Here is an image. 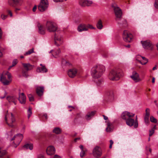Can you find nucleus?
<instances>
[{"mask_svg": "<svg viewBox=\"0 0 158 158\" xmlns=\"http://www.w3.org/2000/svg\"><path fill=\"white\" fill-rule=\"evenodd\" d=\"M105 70V67L102 65H97L94 66L91 70V74L94 78L100 77Z\"/></svg>", "mask_w": 158, "mask_h": 158, "instance_id": "1", "label": "nucleus"}, {"mask_svg": "<svg viewBox=\"0 0 158 158\" xmlns=\"http://www.w3.org/2000/svg\"><path fill=\"white\" fill-rule=\"evenodd\" d=\"M123 76V73L120 69H112L109 74V79L112 81L118 80L120 77Z\"/></svg>", "mask_w": 158, "mask_h": 158, "instance_id": "2", "label": "nucleus"}, {"mask_svg": "<svg viewBox=\"0 0 158 158\" xmlns=\"http://www.w3.org/2000/svg\"><path fill=\"white\" fill-rule=\"evenodd\" d=\"M2 82L4 85H9L11 81V75L8 72L3 73L1 75Z\"/></svg>", "mask_w": 158, "mask_h": 158, "instance_id": "3", "label": "nucleus"}, {"mask_svg": "<svg viewBox=\"0 0 158 158\" xmlns=\"http://www.w3.org/2000/svg\"><path fill=\"white\" fill-rule=\"evenodd\" d=\"M46 28L49 32H55L58 29L57 24L51 21H47L45 25Z\"/></svg>", "mask_w": 158, "mask_h": 158, "instance_id": "4", "label": "nucleus"}, {"mask_svg": "<svg viewBox=\"0 0 158 158\" xmlns=\"http://www.w3.org/2000/svg\"><path fill=\"white\" fill-rule=\"evenodd\" d=\"M5 119L6 123L11 127L13 126V123L15 121V117L12 113H11L10 115L6 114L5 117Z\"/></svg>", "mask_w": 158, "mask_h": 158, "instance_id": "5", "label": "nucleus"}, {"mask_svg": "<svg viewBox=\"0 0 158 158\" xmlns=\"http://www.w3.org/2000/svg\"><path fill=\"white\" fill-rule=\"evenodd\" d=\"M23 66L24 69L22 70V75L26 77L28 76L27 72L28 71L32 69L34 66L30 64H23Z\"/></svg>", "mask_w": 158, "mask_h": 158, "instance_id": "6", "label": "nucleus"}, {"mask_svg": "<svg viewBox=\"0 0 158 158\" xmlns=\"http://www.w3.org/2000/svg\"><path fill=\"white\" fill-rule=\"evenodd\" d=\"M112 7L113 8L115 15L116 17V20L122 18V12L121 10L116 5L113 4Z\"/></svg>", "mask_w": 158, "mask_h": 158, "instance_id": "7", "label": "nucleus"}, {"mask_svg": "<svg viewBox=\"0 0 158 158\" xmlns=\"http://www.w3.org/2000/svg\"><path fill=\"white\" fill-rule=\"evenodd\" d=\"M23 138V136L22 134H19L15 135L11 141L14 140V143L16 145V147L20 143Z\"/></svg>", "mask_w": 158, "mask_h": 158, "instance_id": "8", "label": "nucleus"}, {"mask_svg": "<svg viewBox=\"0 0 158 158\" xmlns=\"http://www.w3.org/2000/svg\"><path fill=\"white\" fill-rule=\"evenodd\" d=\"M48 6V2L47 0H41L38 8L39 10L44 11L47 9Z\"/></svg>", "mask_w": 158, "mask_h": 158, "instance_id": "9", "label": "nucleus"}, {"mask_svg": "<svg viewBox=\"0 0 158 158\" xmlns=\"http://www.w3.org/2000/svg\"><path fill=\"white\" fill-rule=\"evenodd\" d=\"M93 154L96 157H100L102 155V151L101 148L98 146H96L93 150Z\"/></svg>", "mask_w": 158, "mask_h": 158, "instance_id": "10", "label": "nucleus"}, {"mask_svg": "<svg viewBox=\"0 0 158 158\" xmlns=\"http://www.w3.org/2000/svg\"><path fill=\"white\" fill-rule=\"evenodd\" d=\"M141 43L142 44L143 47L146 49L152 50L153 48V45L149 40L141 41Z\"/></svg>", "mask_w": 158, "mask_h": 158, "instance_id": "11", "label": "nucleus"}, {"mask_svg": "<svg viewBox=\"0 0 158 158\" xmlns=\"http://www.w3.org/2000/svg\"><path fill=\"white\" fill-rule=\"evenodd\" d=\"M116 21H117L118 24L121 27L125 28L127 27L128 26L127 21L124 19L121 18Z\"/></svg>", "mask_w": 158, "mask_h": 158, "instance_id": "12", "label": "nucleus"}, {"mask_svg": "<svg viewBox=\"0 0 158 158\" xmlns=\"http://www.w3.org/2000/svg\"><path fill=\"white\" fill-rule=\"evenodd\" d=\"M134 115V114L127 111H125L122 114L121 117L123 119L126 121L129 118L133 117Z\"/></svg>", "mask_w": 158, "mask_h": 158, "instance_id": "13", "label": "nucleus"}, {"mask_svg": "<svg viewBox=\"0 0 158 158\" xmlns=\"http://www.w3.org/2000/svg\"><path fill=\"white\" fill-rule=\"evenodd\" d=\"M131 77L135 82H139L141 80L139 77V74L135 71L133 72Z\"/></svg>", "mask_w": 158, "mask_h": 158, "instance_id": "14", "label": "nucleus"}, {"mask_svg": "<svg viewBox=\"0 0 158 158\" xmlns=\"http://www.w3.org/2000/svg\"><path fill=\"white\" fill-rule=\"evenodd\" d=\"M77 72V70L76 69L73 68L68 70V74L69 77L73 78L76 76Z\"/></svg>", "mask_w": 158, "mask_h": 158, "instance_id": "15", "label": "nucleus"}, {"mask_svg": "<svg viewBox=\"0 0 158 158\" xmlns=\"http://www.w3.org/2000/svg\"><path fill=\"white\" fill-rule=\"evenodd\" d=\"M123 39L125 40H132L133 39L132 35L131 33H128L127 30L123 31Z\"/></svg>", "mask_w": 158, "mask_h": 158, "instance_id": "16", "label": "nucleus"}, {"mask_svg": "<svg viewBox=\"0 0 158 158\" xmlns=\"http://www.w3.org/2000/svg\"><path fill=\"white\" fill-rule=\"evenodd\" d=\"M93 3L91 1L85 0L81 1L80 2V5L83 7L90 6Z\"/></svg>", "mask_w": 158, "mask_h": 158, "instance_id": "17", "label": "nucleus"}, {"mask_svg": "<svg viewBox=\"0 0 158 158\" xmlns=\"http://www.w3.org/2000/svg\"><path fill=\"white\" fill-rule=\"evenodd\" d=\"M46 152L48 155H52L54 154L55 152V148L52 146H49L48 147L46 150Z\"/></svg>", "mask_w": 158, "mask_h": 158, "instance_id": "18", "label": "nucleus"}, {"mask_svg": "<svg viewBox=\"0 0 158 158\" xmlns=\"http://www.w3.org/2000/svg\"><path fill=\"white\" fill-rule=\"evenodd\" d=\"M87 28L86 24H81L78 26L77 29L78 31L81 32L83 31H87Z\"/></svg>", "mask_w": 158, "mask_h": 158, "instance_id": "19", "label": "nucleus"}, {"mask_svg": "<svg viewBox=\"0 0 158 158\" xmlns=\"http://www.w3.org/2000/svg\"><path fill=\"white\" fill-rule=\"evenodd\" d=\"M19 100L21 104H25L26 101V97L24 93H22L19 94Z\"/></svg>", "mask_w": 158, "mask_h": 158, "instance_id": "20", "label": "nucleus"}, {"mask_svg": "<svg viewBox=\"0 0 158 158\" xmlns=\"http://www.w3.org/2000/svg\"><path fill=\"white\" fill-rule=\"evenodd\" d=\"M38 28V32L41 34H44L45 33V31L44 26L41 24L38 23L37 24Z\"/></svg>", "mask_w": 158, "mask_h": 158, "instance_id": "21", "label": "nucleus"}, {"mask_svg": "<svg viewBox=\"0 0 158 158\" xmlns=\"http://www.w3.org/2000/svg\"><path fill=\"white\" fill-rule=\"evenodd\" d=\"M44 91V87L42 86H38L36 89V92L39 96L43 95Z\"/></svg>", "mask_w": 158, "mask_h": 158, "instance_id": "22", "label": "nucleus"}, {"mask_svg": "<svg viewBox=\"0 0 158 158\" xmlns=\"http://www.w3.org/2000/svg\"><path fill=\"white\" fill-rule=\"evenodd\" d=\"M40 65L42 66L41 68L38 67L36 69L37 72L40 73H46L48 71V70L45 66H43L42 64H40Z\"/></svg>", "mask_w": 158, "mask_h": 158, "instance_id": "23", "label": "nucleus"}, {"mask_svg": "<svg viewBox=\"0 0 158 158\" xmlns=\"http://www.w3.org/2000/svg\"><path fill=\"white\" fill-rule=\"evenodd\" d=\"M79 148L81 150L80 153V156L82 158L85 155V153L87 151V150L85 148H84L82 145H80Z\"/></svg>", "mask_w": 158, "mask_h": 158, "instance_id": "24", "label": "nucleus"}, {"mask_svg": "<svg viewBox=\"0 0 158 158\" xmlns=\"http://www.w3.org/2000/svg\"><path fill=\"white\" fill-rule=\"evenodd\" d=\"M7 99L10 102H13L16 104V98L15 96H8L7 97Z\"/></svg>", "mask_w": 158, "mask_h": 158, "instance_id": "25", "label": "nucleus"}, {"mask_svg": "<svg viewBox=\"0 0 158 158\" xmlns=\"http://www.w3.org/2000/svg\"><path fill=\"white\" fill-rule=\"evenodd\" d=\"M126 123L127 125L131 127L133 125L134 126L135 120L131 118H129L126 121Z\"/></svg>", "mask_w": 158, "mask_h": 158, "instance_id": "26", "label": "nucleus"}, {"mask_svg": "<svg viewBox=\"0 0 158 158\" xmlns=\"http://www.w3.org/2000/svg\"><path fill=\"white\" fill-rule=\"evenodd\" d=\"M95 111H92L91 112H88L85 116V118L87 120H90L94 115Z\"/></svg>", "mask_w": 158, "mask_h": 158, "instance_id": "27", "label": "nucleus"}, {"mask_svg": "<svg viewBox=\"0 0 158 158\" xmlns=\"http://www.w3.org/2000/svg\"><path fill=\"white\" fill-rule=\"evenodd\" d=\"M97 28L99 30L102 29L103 27L102 22L101 19H99L96 24Z\"/></svg>", "mask_w": 158, "mask_h": 158, "instance_id": "28", "label": "nucleus"}, {"mask_svg": "<svg viewBox=\"0 0 158 158\" xmlns=\"http://www.w3.org/2000/svg\"><path fill=\"white\" fill-rule=\"evenodd\" d=\"M109 100L112 101L114 98V94L113 91H110L107 93Z\"/></svg>", "mask_w": 158, "mask_h": 158, "instance_id": "29", "label": "nucleus"}, {"mask_svg": "<svg viewBox=\"0 0 158 158\" xmlns=\"http://www.w3.org/2000/svg\"><path fill=\"white\" fill-rule=\"evenodd\" d=\"M23 148L26 149L32 150L33 148V145L32 143H27L23 146Z\"/></svg>", "mask_w": 158, "mask_h": 158, "instance_id": "30", "label": "nucleus"}, {"mask_svg": "<svg viewBox=\"0 0 158 158\" xmlns=\"http://www.w3.org/2000/svg\"><path fill=\"white\" fill-rule=\"evenodd\" d=\"M142 58L143 60V61H141L140 60H138V62L143 65L146 64L148 61V59L143 56L142 57Z\"/></svg>", "mask_w": 158, "mask_h": 158, "instance_id": "31", "label": "nucleus"}, {"mask_svg": "<svg viewBox=\"0 0 158 158\" xmlns=\"http://www.w3.org/2000/svg\"><path fill=\"white\" fill-rule=\"evenodd\" d=\"M61 130L59 127H56L53 130V132L57 134H59L61 133Z\"/></svg>", "mask_w": 158, "mask_h": 158, "instance_id": "32", "label": "nucleus"}, {"mask_svg": "<svg viewBox=\"0 0 158 158\" xmlns=\"http://www.w3.org/2000/svg\"><path fill=\"white\" fill-rule=\"evenodd\" d=\"M14 3L16 6H21L22 4V0H13Z\"/></svg>", "mask_w": 158, "mask_h": 158, "instance_id": "33", "label": "nucleus"}, {"mask_svg": "<svg viewBox=\"0 0 158 158\" xmlns=\"http://www.w3.org/2000/svg\"><path fill=\"white\" fill-rule=\"evenodd\" d=\"M18 62V61L17 59H15L12 62V65L10 66L9 68H8V69H10L11 67L15 66L17 64Z\"/></svg>", "mask_w": 158, "mask_h": 158, "instance_id": "34", "label": "nucleus"}, {"mask_svg": "<svg viewBox=\"0 0 158 158\" xmlns=\"http://www.w3.org/2000/svg\"><path fill=\"white\" fill-rule=\"evenodd\" d=\"M34 48H32V49H30L25 53L24 55L27 56L28 55H29L31 54V53L34 52Z\"/></svg>", "mask_w": 158, "mask_h": 158, "instance_id": "35", "label": "nucleus"}, {"mask_svg": "<svg viewBox=\"0 0 158 158\" xmlns=\"http://www.w3.org/2000/svg\"><path fill=\"white\" fill-rule=\"evenodd\" d=\"M8 3L11 6L13 7H15L16 6L13 0H8Z\"/></svg>", "mask_w": 158, "mask_h": 158, "instance_id": "36", "label": "nucleus"}, {"mask_svg": "<svg viewBox=\"0 0 158 158\" xmlns=\"http://www.w3.org/2000/svg\"><path fill=\"white\" fill-rule=\"evenodd\" d=\"M62 43L61 40H54V44L57 46H60Z\"/></svg>", "mask_w": 158, "mask_h": 158, "instance_id": "37", "label": "nucleus"}, {"mask_svg": "<svg viewBox=\"0 0 158 158\" xmlns=\"http://www.w3.org/2000/svg\"><path fill=\"white\" fill-rule=\"evenodd\" d=\"M149 116H145L144 118V121L146 124L148 125L149 123Z\"/></svg>", "mask_w": 158, "mask_h": 158, "instance_id": "38", "label": "nucleus"}, {"mask_svg": "<svg viewBox=\"0 0 158 158\" xmlns=\"http://www.w3.org/2000/svg\"><path fill=\"white\" fill-rule=\"evenodd\" d=\"M150 120L151 122L156 123L157 122V120L153 116H151L150 117Z\"/></svg>", "mask_w": 158, "mask_h": 158, "instance_id": "39", "label": "nucleus"}, {"mask_svg": "<svg viewBox=\"0 0 158 158\" xmlns=\"http://www.w3.org/2000/svg\"><path fill=\"white\" fill-rule=\"evenodd\" d=\"M60 51L59 49L56 50L54 52L53 54H52L53 56H58L60 53Z\"/></svg>", "mask_w": 158, "mask_h": 158, "instance_id": "40", "label": "nucleus"}, {"mask_svg": "<svg viewBox=\"0 0 158 158\" xmlns=\"http://www.w3.org/2000/svg\"><path fill=\"white\" fill-rule=\"evenodd\" d=\"M138 124L137 119V116L136 117L135 120V124H134V127L135 128H136L138 127Z\"/></svg>", "mask_w": 158, "mask_h": 158, "instance_id": "41", "label": "nucleus"}, {"mask_svg": "<svg viewBox=\"0 0 158 158\" xmlns=\"http://www.w3.org/2000/svg\"><path fill=\"white\" fill-rule=\"evenodd\" d=\"M27 114H28L27 117H28V118H29L32 114L31 110L30 108H29L28 110Z\"/></svg>", "mask_w": 158, "mask_h": 158, "instance_id": "42", "label": "nucleus"}, {"mask_svg": "<svg viewBox=\"0 0 158 158\" xmlns=\"http://www.w3.org/2000/svg\"><path fill=\"white\" fill-rule=\"evenodd\" d=\"M81 113H78L77 114L74 120V122L75 123L76 120L78 118H81Z\"/></svg>", "mask_w": 158, "mask_h": 158, "instance_id": "43", "label": "nucleus"}, {"mask_svg": "<svg viewBox=\"0 0 158 158\" xmlns=\"http://www.w3.org/2000/svg\"><path fill=\"white\" fill-rule=\"evenodd\" d=\"M111 123H107V127L106 129V131L107 132H110L111 131V129L110 127Z\"/></svg>", "mask_w": 158, "mask_h": 158, "instance_id": "44", "label": "nucleus"}, {"mask_svg": "<svg viewBox=\"0 0 158 158\" xmlns=\"http://www.w3.org/2000/svg\"><path fill=\"white\" fill-rule=\"evenodd\" d=\"M28 97L29 98L30 101H33L34 100V98L33 96L31 94H29L28 95Z\"/></svg>", "mask_w": 158, "mask_h": 158, "instance_id": "45", "label": "nucleus"}, {"mask_svg": "<svg viewBox=\"0 0 158 158\" xmlns=\"http://www.w3.org/2000/svg\"><path fill=\"white\" fill-rule=\"evenodd\" d=\"M86 26L87 27V31L89 29H94L95 28L92 26V25L89 24H88L87 25H86Z\"/></svg>", "mask_w": 158, "mask_h": 158, "instance_id": "46", "label": "nucleus"}, {"mask_svg": "<svg viewBox=\"0 0 158 158\" xmlns=\"http://www.w3.org/2000/svg\"><path fill=\"white\" fill-rule=\"evenodd\" d=\"M150 115V110L148 108H147L146 110V116H149Z\"/></svg>", "mask_w": 158, "mask_h": 158, "instance_id": "47", "label": "nucleus"}, {"mask_svg": "<svg viewBox=\"0 0 158 158\" xmlns=\"http://www.w3.org/2000/svg\"><path fill=\"white\" fill-rule=\"evenodd\" d=\"M7 17V15H5L3 14H2L1 15V18L3 20L6 19Z\"/></svg>", "mask_w": 158, "mask_h": 158, "instance_id": "48", "label": "nucleus"}, {"mask_svg": "<svg viewBox=\"0 0 158 158\" xmlns=\"http://www.w3.org/2000/svg\"><path fill=\"white\" fill-rule=\"evenodd\" d=\"M149 132V136H151L154 132V130L153 129H151V130H150Z\"/></svg>", "mask_w": 158, "mask_h": 158, "instance_id": "49", "label": "nucleus"}, {"mask_svg": "<svg viewBox=\"0 0 158 158\" xmlns=\"http://www.w3.org/2000/svg\"><path fill=\"white\" fill-rule=\"evenodd\" d=\"M154 5L156 8H158V0H155Z\"/></svg>", "mask_w": 158, "mask_h": 158, "instance_id": "50", "label": "nucleus"}, {"mask_svg": "<svg viewBox=\"0 0 158 158\" xmlns=\"http://www.w3.org/2000/svg\"><path fill=\"white\" fill-rule=\"evenodd\" d=\"M110 145L109 146V148L111 149L112 148V145L114 143V142L112 140H110Z\"/></svg>", "mask_w": 158, "mask_h": 158, "instance_id": "51", "label": "nucleus"}, {"mask_svg": "<svg viewBox=\"0 0 158 158\" xmlns=\"http://www.w3.org/2000/svg\"><path fill=\"white\" fill-rule=\"evenodd\" d=\"M37 158H45L44 156L42 154H40L38 155Z\"/></svg>", "mask_w": 158, "mask_h": 158, "instance_id": "52", "label": "nucleus"}, {"mask_svg": "<svg viewBox=\"0 0 158 158\" xmlns=\"http://www.w3.org/2000/svg\"><path fill=\"white\" fill-rule=\"evenodd\" d=\"M7 12H8V14L10 15V17L12 16V14L10 10H7Z\"/></svg>", "mask_w": 158, "mask_h": 158, "instance_id": "53", "label": "nucleus"}, {"mask_svg": "<svg viewBox=\"0 0 158 158\" xmlns=\"http://www.w3.org/2000/svg\"><path fill=\"white\" fill-rule=\"evenodd\" d=\"M2 32L1 28H0V39H2Z\"/></svg>", "mask_w": 158, "mask_h": 158, "instance_id": "54", "label": "nucleus"}, {"mask_svg": "<svg viewBox=\"0 0 158 158\" xmlns=\"http://www.w3.org/2000/svg\"><path fill=\"white\" fill-rule=\"evenodd\" d=\"M142 56L139 55H137L136 56V58L137 60L138 61V60H139V59H140V58H142Z\"/></svg>", "mask_w": 158, "mask_h": 158, "instance_id": "55", "label": "nucleus"}, {"mask_svg": "<svg viewBox=\"0 0 158 158\" xmlns=\"http://www.w3.org/2000/svg\"><path fill=\"white\" fill-rule=\"evenodd\" d=\"M44 117L46 120H47L48 119V116L46 114H44L43 115V117Z\"/></svg>", "mask_w": 158, "mask_h": 158, "instance_id": "56", "label": "nucleus"}, {"mask_svg": "<svg viewBox=\"0 0 158 158\" xmlns=\"http://www.w3.org/2000/svg\"><path fill=\"white\" fill-rule=\"evenodd\" d=\"M64 63L66 65H69L70 64V63L68 61H63Z\"/></svg>", "mask_w": 158, "mask_h": 158, "instance_id": "57", "label": "nucleus"}, {"mask_svg": "<svg viewBox=\"0 0 158 158\" xmlns=\"http://www.w3.org/2000/svg\"><path fill=\"white\" fill-rule=\"evenodd\" d=\"M52 158H60V157L57 155H56L54 156Z\"/></svg>", "mask_w": 158, "mask_h": 158, "instance_id": "58", "label": "nucleus"}, {"mask_svg": "<svg viewBox=\"0 0 158 158\" xmlns=\"http://www.w3.org/2000/svg\"><path fill=\"white\" fill-rule=\"evenodd\" d=\"M36 9H37V7H36V6H35L33 8V10H32L33 11V12H35V10H36Z\"/></svg>", "mask_w": 158, "mask_h": 158, "instance_id": "59", "label": "nucleus"}, {"mask_svg": "<svg viewBox=\"0 0 158 158\" xmlns=\"http://www.w3.org/2000/svg\"><path fill=\"white\" fill-rule=\"evenodd\" d=\"M98 82H99L98 83V85H99V84L100 83H102L103 82V80H99L98 81Z\"/></svg>", "mask_w": 158, "mask_h": 158, "instance_id": "60", "label": "nucleus"}, {"mask_svg": "<svg viewBox=\"0 0 158 158\" xmlns=\"http://www.w3.org/2000/svg\"><path fill=\"white\" fill-rule=\"evenodd\" d=\"M1 48L0 47V57H2V52H1Z\"/></svg>", "mask_w": 158, "mask_h": 158, "instance_id": "61", "label": "nucleus"}, {"mask_svg": "<svg viewBox=\"0 0 158 158\" xmlns=\"http://www.w3.org/2000/svg\"><path fill=\"white\" fill-rule=\"evenodd\" d=\"M103 117L104 118L105 120H107L108 119V118L107 116L104 115H103Z\"/></svg>", "mask_w": 158, "mask_h": 158, "instance_id": "62", "label": "nucleus"}, {"mask_svg": "<svg viewBox=\"0 0 158 158\" xmlns=\"http://www.w3.org/2000/svg\"><path fill=\"white\" fill-rule=\"evenodd\" d=\"M20 10V9L19 8H15V11L16 12H17L18 10Z\"/></svg>", "mask_w": 158, "mask_h": 158, "instance_id": "63", "label": "nucleus"}, {"mask_svg": "<svg viewBox=\"0 0 158 158\" xmlns=\"http://www.w3.org/2000/svg\"><path fill=\"white\" fill-rule=\"evenodd\" d=\"M155 82V78L154 77H153L152 78V83H154Z\"/></svg>", "mask_w": 158, "mask_h": 158, "instance_id": "64", "label": "nucleus"}]
</instances>
